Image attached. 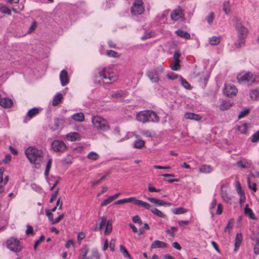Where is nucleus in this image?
Segmentation results:
<instances>
[{"label": "nucleus", "instance_id": "nucleus-1", "mask_svg": "<svg viewBox=\"0 0 259 259\" xmlns=\"http://www.w3.org/2000/svg\"><path fill=\"white\" fill-rule=\"evenodd\" d=\"M232 21L237 35V39L235 43V46L236 48H240L245 42V39L248 33V30L242 24L240 18L234 17Z\"/></svg>", "mask_w": 259, "mask_h": 259}, {"label": "nucleus", "instance_id": "nucleus-2", "mask_svg": "<svg viewBox=\"0 0 259 259\" xmlns=\"http://www.w3.org/2000/svg\"><path fill=\"white\" fill-rule=\"evenodd\" d=\"M118 78V75L113 71L112 68L106 67L100 70L98 74L95 76V82L99 83L101 82L109 83L116 81Z\"/></svg>", "mask_w": 259, "mask_h": 259}, {"label": "nucleus", "instance_id": "nucleus-3", "mask_svg": "<svg viewBox=\"0 0 259 259\" xmlns=\"http://www.w3.org/2000/svg\"><path fill=\"white\" fill-rule=\"evenodd\" d=\"M25 153L30 163L34 164L36 168L39 167L44 158L41 150L30 146L25 150Z\"/></svg>", "mask_w": 259, "mask_h": 259}, {"label": "nucleus", "instance_id": "nucleus-4", "mask_svg": "<svg viewBox=\"0 0 259 259\" xmlns=\"http://www.w3.org/2000/svg\"><path fill=\"white\" fill-rule=\"evenodd\" d=\"M136 119L138 121L142 123L158 122L159 121V117L152 110H144L139 112L137 114Z\"/></svg>", "mask_w": 259, "mask_h": 259}, {"label": "nucleus", "instance_id": "nucleus-5", "mask_svg": "<svg viewBox=\"0 0 259 259\" xmlns=\"http://www.w3.org/2000/svg\"><path fill=\"white\" fill-rule=\"evenodd\" d=\"M93 126L102 131H107L110 129V125L107 120L99 116H93L92 118Z\"/></svg>", "mask_w": 259, "mask_h": 259}, {"label": "nucleus", "instance_id": "nucleus-6", "mask_svg": "<svg viewBox=\"0 0 259 259\" xmlns=\"http://www.w3.org/2000/svg\"><path fill=\"white\" fill-rule=\"evenodd\" d=\"M7 247L12 251L15 252H20L23 248L20 241L17 238L11 237L6 241Z\"/></svg>", "mask_w": 259, "mask_h": 259}, {"label": "nucleus", "instance_id": "nucleus-7", "mask_svg": "<svg viewBox=\"0 0 259 259\" xmlns=\"http://www.w3.org/2000/svg\"><path fill=\"white\" fill-rule=\"evenodd\" d=\"M256 75L251 72H247L244 73L240 74L237 76V79L239 82L246 83L248 85H251L256 80Z\"/></svg>", "mask_w": 259, "mask_h": 259}, {"label": "nucleus", "instance_id": "nucleus-8", "mask_svg": "<svg viewBox=\"0 0 259 259\" xmlns=\"http://www.w3.org/2000/svg\"><path fill=\"white\" fill-rule=\"evenodd\" d=\"M131 13L134 15L141 14L144 10L143 3L141 1H136L133 4L131 9Z\"/></svg>", "mask_w": 259, "mask_h": 259}, {"label": "nucleus", "instance_id": "nucleus-9", "mask_svg": "<svg viewBox=\"0 0 259 259\" xmlns=\"http://www.w3.org/2000/svg\"><path fill=\"white\" fill-rule=\"evenodd\" d=\"M51 147L53 150L57 152H63L66 149V145L62 141L54 140L52 142Z\"/></svg>", "mask_w": 259, "mask_h": 259}, {"label": "nucleus", "instance_id": "nucleus-10", "mask_svg": "<svg viewBox=\"0 0 259 259\" xmlns=\"http://www.w3.org/2000/svg\"><path fill=\"white\" fill-rule=\"evenodd\" d=\"M237 91V89L234 85L226 84L224 86L223 93L226 96L232 97L236 95Z\"/></svg>", "mask_w": 259, "mask_h": 259}, {"label": "nucleus", "instance_id": "nucleus-11", "mask_svg": "<svg viewBox=\"0 0 259 259\" xmlns=\"http://www.w3.org/2000/svg\"><path fill=\"white\" fill-rule=\"evenodd\" d=\"M125 199L126 203L133 202L135 204L138 206H142L147 209H149L151 207L150 204L142 200L136 199L135 197H129L125 198Z\"/></svg>", "mask_w": 259, "mask_h": 259}, {"label": "nucleus", "instance_id": "nucleus-12", "mask_svg": "<svg viewBox=\"0 0 259 259\" xmlns=\"http://www.w3.org/2000/svg\"><path fill=\"white\" fill-rule=\"evenodd\" d=\"M59 78L62 86H65L69 83V78L68 73L66 70H63L61 71Z\"/></svg>", "mask_w": 259, "mask_h": 259}, {"label": "nucleus", "instance_id": "nucleus-13", "mask_svg": "<svg viewBox=\"0 0 259 259\" xmlns=\"http://www.w3.org/2000/svg\"><path fill=\"white\" fill-rule=\"evenodd\" d=\"M147 75L153 82H158L159 80L158 73L155 70L147 71Z\"/></svg>", "mask_w": 259, "mask_h": 259}, {"label": "nucleus", "instance_id": "nucleus-14", "mask_svg": "<svg viewBox=\"0 0 259 259\" xmlns=\"http://www.w3.org/2000/svg\"><path fill=\"white\" fill-rule=\"evenodd\" d=\"M66 138L69 141L74 142L80 140V135L76 132H71L66 135Z\"/></svg>", "mask_w": 259, "mask_h": 259}, {"label": "nucleus", "instance_id": "nucleus-15", "mask_svg": "<svg viewBox=\"0 0 259 259\" xmlns=\"http://www.w3.org/2000/svg\"><path fill=\"white\" fill-rule=\"evenodd\" d=\"M166 247H167V244L166 243L158 240L153 241L151 245V249H155L158 248H165Z\"/></svg>", "mask_w": 259, "mask_h": 259}, {"label": "nucleus", "instance_id": "nucleus-16", "mask_svg": "<svg viewBox=\"0 0 259 259\" xmlns=\"http://www.w3.org/2000/svg\"><path fill=\"white\" fill-rule=\"evenodd\" d=\"M13 103V101L10 98H4L0 99V105L5 108L11 107Z\"/></svg>", "mask_w": 259, "mask_h": 259}, {"label": "nucleus", "instance_id": "nucleus-17", "mask_svg": "<svg viewBox=\"0 0 259 259\" xmlns=\"http://www.w3.org/2000/svg\"><path fill=\"white\" fill-rule=\"evenodd\" d=\"M89 252V248L87 245H84L81 250V252L78 256V259H89L92 257L87 256Z\"/></svg>", "mask_w": 259, "mask_h": 259}, {"label": "nucleus", "instance_id": "nucleus-18", "mask_svg": "<svg viewBox=\"0 0 259 259\" xmlns=\"http://www.w3.org/2000/svg\"><path fill=\"white\" fill-rule=\"evenodd\" d=\"M242 235L241 233H237L236 235L235 239V243H234V251H237L242 242Z\"/></svg>", "mask_w": 259, "mask_h": 259}, {"label": "nucleus", "instance_id": "nucleus-19", "mask_svg": "<svg viewBox=\"0 0 259 259\" xmlns=\"http://www.w3.org/2000/svg\"><path fill=\"white\" fill-rule=\"evenodd\" d=\"M221 195L222 199L227 203H231L232 197L227 192L226 190H224L223 188H221Z\"/></svg>", "mask_w": 259, "mask_h": 259}, {"label": "nucleus", "instance_id": "nucleus-20", "mask_svg": "<svg viewBox=\"0 0 259 259\" xmlns=\"http://www.w3.org/2000/svg\"><path fill=\"white\" fill-rule=\"evenodd\" d=\"M185 117L186 119H192L195 121H199L201 119V116L199 114L191 112H187L185 114Z\"/></svg>", "mask_w": 259, "mask_h": 259}, {"label": "nucleus", "instance_id": "nucleus-21", "mask_svg": "<svg viewBox=\"0 0 259 259\" xmlns=\"http://www.w3.org/2000/svg\"><path fill=\"white\" fill-rule=\"evenodd\" d=\"M244 214L247 215L250 219L256 220V218L252 210L249 207L248 204H246L244 208Z\"/></svg>", "mask_w": 259, "mask_h": 259}, {"label": "nucleus", "instance_id": "nucleus-22", "mask_svg": "<svg viewBox=\"0 0 259 259\" xmlns=\"http://www.w3.org/2000/svg\"><path fill=\"white\" fill-rule=\"evenodd\" d=\"M182 16V12L180 10H174L170 15V17L172 20L177 21L179 20Z\"/></svg>", "mask_w": 259, "mask_h": 259}, {"label": "nucleus", "instance_id": "nucleus-23", "mask_svg": "<svg viewBox=\"0 0 259 259\" xmlns=\"http://www.w3.org/2000/svg\"><path fill=\"white\" fill-rule=\"evenodd\" d=\"M249 96L251 100L254 101L259 100V88L251 90L249 93Z\"/></svg>", "mask_w": 259, "mask_h": 259}, {"label": "nucleus", "instance_id": "nucleus-24", "mask_svg": "<svg viewBox=\"0 0 259 259\" xmlns=\"http://www.w3.org/2000/svg\"><path fill=\"white\" fill-rule=\"evenodd\" d=\"M71 118L76 121L81 122L84 120V116L83 113L78 112L73 114L71 116Z\"/></svg>", "mask_w": 259, "mask_h": 259}, {"label": "nucleus", "instance_id": "nucleus-25", "mask_svg": "<svg viewBox=\"0 0 259 259\" xmlns=\"http://www.w3.org/2000/svg\"><path fill=\"white\" fill-rule=\"evenodd\" d=\"M175 33L178 36H179L182 38H185L188 39H190V38H191L190 34L186 31H184L182 30H178L176 31Z\"/></svg>", "mask_w": 259, "mask_h": 259}, {"label": "nucleus", "instance_id": "nucleus-26", "mask_svg": "<svg viewBox=\"0 0 259 259\" xmlns=\"http://www.w3.org/2000/svg\"><path fill=\"white\" fill-rule=\"evenodd\" d=\"M63 99V96L61 93H58L56 95L52 101V105L53 106H57L61 103Z\"/></svg>", "mask_w": 259, "mask_h": 259}, {"label": "nucleus", "instance_id": "nucleus-27", "mask_svg": "<svg viewBox=\"0 0 259 259\" xmlns=\"http://www.w3.org/2000/svg\"><path fill=\"white\" fill-rule=\"evenodd\" d=\"M39 113V110L37 108H33L30 109L27 113V116L29 117V119L32 118L34 116L37 115Z\"/></svg>", "mask_w": 259, "mask_h": 259}, {"label": "nucleus", "instance_id": "nucleus-28", "mask_svg": "<svg viewBox=\"0 0 259 259\" xmlns=\"http://www.w3.org/2000/svg\"><path fill=\"white\" fill-rule=\"evenodd\" d=\"M235 165L242 168H248L250 167V164L246 160H244L238 161Z\"/></svg>", "mask_w": 259, "mask_h": 259}, {"label": "nucleus", "instance_id": "nucleus-29", "mask_svg": "<svg viewBox=\"0 0 259 259\" xmlns=\"http://www.w3.org/2000/svg\"><path fill=\"white\" fill-rule=\"evenodd\" d=\"M232 106V103L230 101H223L220 106V109L222 111L226 110Z\"/></svg>", "mask_w": 259, "mask_h": 259}, {"label": "nucleus", "instance_id": "nucleus-30", "mask_svg": "<svg viewBox=\"0 0 259 259\" xmlns=\"http://www.w3.org/2000/svg\"><path fill=\"white\" fill-rule=\"evenodd\" d=\"M212 171V169L210 165L204 164L199 168L200 172L209 173Z\"/></svg>", "mask_w": 259, "mask_h": 259}, {"label": "nucleus", "instance_id": "nucleus-31", "mask_svg": "<svg viewBox=\"0 0 259 259\" xmlns=\"http://www.w3.org/2000/svg\"><path fill=\"white\" fill-rule=\"evenodd\" d=\"M180 60H174L171 63L170 67L171 69L175 71L179 70L180 69Z\"/></svg>", "mask_w": 259, "mask_h": 259}, {"label": "nucleus", "instance_id": "nucleus-32", "mask_svg": "<svg viewBox=\"0 0 259 259\" xmlns=\"http://www.w3.org/2000/svg\"><path fill=\"white\" fill-rule=\"evenodd\" d=\"M147 199L150 202L156 204L158 206H163V201L152 197H148Z\"/></svg>", "mask_w": 259, "mask_h": 259}, {"label": "nucleus", "instance_id": "nucleus-33", "mask_svg": "<svg viewBox=\"0 0 259 259\" xmlns=\"http://www.w3.org/2000/svg\"><path fill=\"white\" fill-rule=\"evenodd\" d=\"M179 80L181 82L182 85L186 89H191V87L189 83L184 78H183L181 76H180Z\"/></svg>", "mask_w": 259, "mask_h": 259}, {"label": "nucleus", "instance_id": "nucleus-34", "mask_svg": "<svg viewBox=\"0 0 259 259\" xmlns=\"http://www.w3.org/2000/svg\"><path fill=\"white\" fill-rule=\"evenodd\" d=\"M87 158L89 159L95 161L98 159L99 155L98 153L95 152H90L87 155Z\"/></svg>", "mask_w": 259, "mask_h": 259}, {"label": "nucleus", "instance_id": "nucleus-35", "mask_svg": "<svg viewBox=\"0 0 259 259\" xmlns=\"http://www.w3.org/2000/svg\"><path fill=\"white\" fill-rule=\"evenodd\" d=\"M220 37L215 36H212L211 37L209 38V44L211 45H218L220 43Z\"/></svg>", "mask_w": 259, "mask_h": 259}, {"label": "nucleus", "instance_id": "nucleus-36", "mask_svg": "<svg viewBox=\"0 0 259 259\" xmlns=\"http://www.w3.org/2000/svg\"><path fill=\"white\" fill-rule=\"evenodd\" d=\"M112 230V223L110 221H108L106 225V228L105 230V235H108L109 234Z\"/></svg>", "mask_w": 259, "mask_h": 259}, {"label": "nucleus", "instance_id": "nucleus-37", "mask_svg": "<svg viewBox=\"0 0 259 259\" xmlns=\"http://www.w3.org/2000/svg\"><path fill=\"white\" fill-rule=\"evenodd\" d=\"M52 161H53L52 159L50 158L48 160V162L47 163V165H46V169H45V175L46 177H47L49 175V171H50V168L52 166Z\"/></svg>", "mask_w": 259, "mask_h": 259}, {"label": "nucleus", "instance_id": "nucleus-38", "mask_svg": "<svg viewBox=\"0 0 259 259\" xmlns=\"http://www.w3.org/2000/svg\"><path fill=\"white\" fill-rule=\"evenodd\" d=\"M187 211V210L182 207H178L172 209V212L173 213L176 214H183L186 212Z\"/></svg>", "mask_w": 259, "mask_h": 259}, {"label": "nucleus", "instance_id": "nucleus-39", "mask_svg": "<svg viewBox=\"0 0 259 259\" xmlns=\"http://www.w3.org/2000/svg\"><path fill=\"white\" fill-rule=\"evenodd\" d=\"M144 145L145 142L143 140H138L134 142V147L135 148L140 149L144 147Z\"/></svg>", "mask_w": 259, "mask_h": 259}, {"label": "nucleus", "instance_id": "nucleus-40", "mask_svg": "<svg viewBox=\"0 0 259 259\" xmlns=\"http://www.w3.org/2000/svg\"><path fill=\"white\" fill-rule=\"evenodd\" d=\"M151 211L155 215L162 218H164L165 215L163 214L161 211L157 208H153L151 210Z\"/></svg>", "mask_w": 259, "mask_h": 259}, {"label": "nucleus", "instance_id": "nucleus-41", "mask_svg": "<svg viewBox=\"0 0 259 259\" xmlns=\"http://www.w3.org/2000/svg\"><path fill=\"white\" fill-rule=\"evenodd\" d=\"M126 95V93L123 91L120 90L117 92L113 93L112 97L115 98H118L120 97H124Z\"/></svg>", "mask_w": 259, "mask_h": 259}, {"label": "nucleus", "instance_id": "nucleus-42", "mask_svg": "<svg viewBox=\"0 0 259 259\" xmlns=\"http://www.w3.org/2000/svg\"><path fill=\"white\" fill-rule=\"evenodd\" d=\"M120 251L124 257H127L128 258L131 257L130 254L128 252L126 249L123 245H121L120 246Z\"/></svg>", "mask_w": 259, "mask_h": 259}, {"label": "nucleus", "instance_id": "nucleus-43", "mask_svg": "<svg viewBox=\"0 0 259 259\" xmlns=\"http://www.w3.org/2000/svg\"><path fill=\"white\" fill-rule=\"evenodd\" d=\"M107 218L105 216H103L101 218V222L100 223L99 227V230H101L105 226V225H106L107 223Z\"/></svg>", "mask_w": 259, "mask_h": 259}, {"label": "nucleus", "instance_id": "nucleus-44", "mask_svg": "<svg viewBox=\"0 0 259 259\" xmlns=\"http://www.w3.org/2000/svg\"><path fill=\"white\" fill-rule=\"evenodd\" d=\"M223 9L226 14L228 15L230 12V5L228 2H225L223 5Z\"/></svg>", "mask_w": 259, "mask_h": 259}, {"label": "nucleus", "instance_id": "nucleus-45", "mask_svg": "<svg viewBox=\"0 0 259 259\" xmlns=\"http://www.w3.org/2000/svg\"><path fill=\"white\" fill-rule=\"evenodd\" d=\"M141 133L142 135L146 137H152L154 135V133L152 132L151 131L144 130L141 132Z\"/></svg>", "mask_w": 259, "mask_h": 259}, {"label": "nucleus", "instance_id": "nucleus-46", "mask_svg": "<svg viewBox=\"0 0 259 259\" xmlns=\"http://www.w3.org/2000/svg\"><path fill=\"white\" fill-rule=\"evenodd\" d=\"M254 252L256 254H259V232L257 233V236L256 237V243L254 247Z\"/></svg>", "mask_w": 259, "mask_h": 259}, {"label": "nucleus", "instance_id": "nucleus-47", "mask_svg": "<svg viewBox=\"0 0 259 259\" xmlns=\"http://www.w3.org/2000/svg\"><path fill=\"white\" fill-rule=\"evenodd\" d=\"M248 187L255 192L257 190L256 185L255 183H251L250 179L248 178L247 180Z\"/></svg>", "mask_w": 259, "mask_h": 259}, {"label": "nucleus", "instance_id": "nucleus-48", "mask_svg": "<svg viewBox=\"0 0 259 259\" xmlns=\"http://www.w3.org/2000/svg\"><path fill=\"white\" fill-rule=\"evenodd\" d=\"M106 54L108 56L110 57H113V58L118 57V53L116 52L113 51V50H108L106 52Z\"/></svg>", "mask_w": 259, "mask_h": 259}, {"label": "nucleus", "instance_id": "nucleus-49", "mask_svg": "<svg viewBox=\"0 0 259 259\" xmlns=\"http://www.w3.org/2000/svg\"><path fill=\"white\" fill-rule=\"evenodd\" d=\"M259 140V130L255 133L251 138V141L252 143L256 142Z\"/></svg>", "mask_w": 259, "mask_h": 259}, {"label": "nucleus", "instance_id": "nucleus-50", "mask_svg": "<svg viewBox=\"0 0 259 259\" xmlns=\"http://www.w3.org/2000/svg\"><path fill=\"white\" fill-rule=\"evenodd\" d=\"M238 130L242 134H245L247 130V125L246 124H242L238 127Z\"/></svg>", "mask_w": 259, "mask_h": 259}, {"label": "nucleus", "instance_id": "nucleus-51", "mask_svg": "<svg viewBox=\"0 0 259 259\" xmlns=\"http://www.w3.org/2000/svg\"><path fill=\"white\" fill-rule=\"evenodd\" d=\"M166 76L168 79L171 80H174L178 78H180V76L172 72L168 73Z\"/></svg>", "mask_w": 259, "mask_h": 259}, {"label": "nucleus", "instance_id": "nucleus-52", "mask_svg": "<svg viewBox=\"0 0 259 259\" xmlns=\"http://www.w3.org/2000/svg\"><path fill=\"white\" fill-rule=\"evenodd\" d=\"M0 11L2 13L5 14H8L10 15L11 14V12L10 10L7 7L3 6L0 8Z\"/></svg>", "mask_w": 259, "mask_h": 259}, {"label": "nucleus", "instance_id": "nucleus-53", "mask_svg": "<svg viewBox=\"0 0 259 259\" xmlns=\"http://www.w3.org/2000/svg\"><path fill=\"white\" fill-rule=\"evenodd\" d=\"M178 230V228L175 227H171L170 229L167 230L166 231V233L169 234L171 237H174L175 236V232Z\"/></svg>", "mask_w": 259, "mask_h": 259}, {"label": "nucleus", "instance_id": "nucleus-54", "mask_svg": "<svg viewBox=\"0 0 259 259\" xmlns=\"http://www.w3.org/2000/svg\"><path fill=\"white\" fill-rule=\"evenodd\" d=\"M249 110L248 109H246L245 110L241 111L238 115V118L240 119V118L243 117L246 115H247L249 113Z\"/></svg>", "mask_w": 259, "mask_h": 259}, {"label": "nucleus", "instance_id": "nucleus-55", "mask_svg": "<svg viewBox=\"0 0 259 259\" xmlns=\"http://www.w3.org/2000/svg\"><path fill=\"white\" fill-rule=\"evenodd\" d=\"M223 206L222 204L221 203L218 204L217 205V211L215 212L216 214H217V215L221 214L223 212Z\"/></svg>", "mask_w": 259, "mask_h": 259}, {"label": "nucleus", "instance_id": "nucleus-56", "mask_svg": "<svg viewBox=\"0 0 259 259\" xmlns=\"http://www.w3.org/2000/svg\"><path fill=\"white\" fill-rule=\"evenodd\" d=\"M216 205H217V200L215 199H213V201L211 202V203L210 204V207H209L210 212L212 214V215L214 214V213L212 211V209L215 207Z\"/></svg>", "mask_w": 259, "mask_h": 259}, {"label": "nucleus", "instance_id": "nucleus-57", "mask_svg": "<svg viewBox=\"0 0 259 259\" xmlns=\"http://www.w3.org/2000/svg\"><path fill=\"white\" fill-rule=\"evenodd\" d=\"M232 227H233V223L231 221H230L228 222L227 226L225 227L224 231L225 232H227V230H228V232H230V230L232 228Z\"/></svg>", "mask_w": 259, "mask_h": 259}, {"label": "nucleus", "instance_id": "nucleus-58", "mask_svg": "<svg viewBox=\"0 0 259 259\" xmlns=\"http://www.w3.org/2000/svg\"><path fill=\"white\" fill-rule=\"evenodd\" d=\"M112 201V200L110 196H109L108 198L105 199L101 204L102 206H106L107 204H109Z\"/></svg>", "mask_w": 259, "mask_h": 259}, {"label": "nucleus", "instance_id": "nucleus-59", "mask_svg": "<svg viewBox=\"0 0 259 259\" xmlns=\"http://www.w3.org/2000/svg\"><path fill=\"white\" fill-rule=\"evenodd\" d=\"M27 229L26 230V234L27 235L33 234V227L29 225H27Z\"/></svg>", "mask_w": 259, "mask_h": 259}, {"label": "nucleus", "instance_id": "nucleus-60", "mask_svg": "<svg viewBox=\"0 0 259 259\" xmlns=\"http://www.w3.org/2000/svg\"><path fill=\"white\" fill-rule=\"evenodd\" d=\"M214 19V14L213 13H210L208 16L207 17L206 20L207 22L209 24H211Z\"/></svg>", "mask_w": 259, "mask_h": 259}, {"label": "nucleus", "instance_id": "nucleus-61", "mask_svg": "<svg viewBox=\"0 0 259 259\" xmlns=\"http://www.w3.org/2000/svg\"><path fill=\"white\" fill-rule=\"evenodd\" d=\"M133 221L135 223H137L139 225H142V221L140 219V218L138 215H135L133 218Z\"/></svg>", "mask_w": 259, "mask_h": 259}, {"label": "nucleus", "instance_id": "nucleus-62", "mask_svg": "<svg viewBox=\"0 0 259 259\" xmlns=\"http://www.w3.org/2000/svg\"><path fill=\"white\" fill-rule=\"evenodd\" d=\"M46 215L48 217L49 221L52 224V222L53 221V214L52 212L50 211V210H46Z\"/></svg>", "mask_w": 259, "mask_h": 259}, {"label": "nucleus", "instance_id": "nucleus-63", "mask_svg": "<svg viewBox=\"0 0 259 259\" xmlns=\"http://www.w3.org/2000/svg\"><path fill=\"white\" fill-rule=\"evenodd\" d=\"M148 191L151 192H160V189H156L153 186H152V185L151 184L148 185Z\"/></svg>", "mask_w": 259, "mask_h": 259}, {"label": "nucleus", "instance_id": "nucleus-64", "mask_svg": "<svg viewBox=\"0 0 259 259\" xmlns=\"http://www.w3.org/2000/svg\"><path fill=\"white\" fill-rule=\"evenodd\" d=\"M36 27V22L35 21H33L32 22V24H31V25L29 28V29H28L27 32L28 33H31V32H32L35 29Z\"/></svg>", "mask_w": 259, "mask_h": 259}]
</instances>
